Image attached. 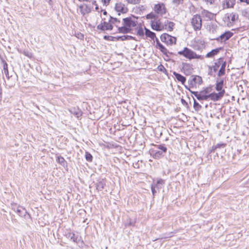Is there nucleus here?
Segmentation results:
<instances>
[{
  "instance_id": "obj_1",
  "label": "nucleus",
  "mask_w": 249,
  "mask_h": 249,
  "mask_svg": "<svg viewBox=\"0 0 249 249\" xmlns=\"http://www.w3.org/2000/svg\"><path fill=\"white\" fill-rule=\"evenodd\" d=\"M137 18L135 17H128L123 19L122 27L119 28V33L126 34L133 33L138 26Z\"/></svg>"
},
{
  "instance_id": "obj_2",
  "label": "nucleus",
  "mask_w": 249,
  "mask_h": 249,
  "mask_svg": "<svg viewBox=\"0 0 249 249\" xmlns=\"http://www.w3.org/2000/svg\"><path fill=\"white\" fill-rule=\"evenodd\" d=\"M178 53L189 60L204 59L203 56L196 54V52L187 47H184L183 50L178 52Z\"/></svg>"
},
{
  "instance_id": "obj_3",
  "label": "nucleus",
  "mask_w": 249,
  "mask_h": 249,
  "mask_svg": "<svg viewBox=\"0 0 249 249\" xmlns=\"http://www.w3.org/2000/svg\"><path fill=\"white\" fill-rule=\"evenodd\" d=\"M161 40L168 45H172L176 43L177 39L167 34H163L160 36Z\"/></svg>"
},
{
  "instance_id": "obj_4",
  "label": "nucleus",
  "mask_w": 249,
  "mask_h": 249,
  "mask_svg": "<svg viewBox=\"0 0 249 249\" xmlns=\"http://www.w3.org/2000/svg\"><path fill=\"white\" fill-rule=\"evenodd\" d=\"M190 87L192 88H196L202 83V78L198 75H194L191 76L189 80Z\"/></svg>"
},
{
  "instance_id": "obj_5",
  "label": "nucleus",
  "mask_w": 249,
  "mask_h": 249,
  "mask_svg": "<svg viewBox=\"0 0 249 249\" xmlns=\"http://www.w3.org/2000/svg\"><path fill=\"white\" fill-rule=\"evenodd\" d=\"M191 24L194 30H200L202 26V20L200 16L197 15H194L192 19Z\"/></svg>"
},
{
  "instance_id": "obj_6",
  "label": "nucleus",
  "mask_w": 249,
  "mask_h": 249,
  "mask_svg": "<svg viewBox=\"0 0 249 249\" xmlns=\"http://www.w3.org/2000/svg\"><path fill=\"white\" fill-rule=\"evenodd\" d=\"M151 26L152 29L157 31H161L163 30L164 22L161 21L158 18L157 19L152 20L151 21Z\"/></svg>"
},
{
  "instance_id": "obj_7",
  "label": "nucleus",
  "mask_w": 249,
  "mask_h": 249,
  "mask_svg": "<svg viewBox=\"0 0 249 249\" xmlns=\"http://www.w3.org/2000/svg\"><path fill=\"white\" fill-rule=\"evenodd\" d=\"M91 11L90 6L86 4H81L78 6L77 9V13L83 16L89 13Z\"/></svg>"
},
{
  "instance_id": "obj_8",
  "label": "nucleus",
  "mask_w": 249,
  "mask_h": 249,
  "mask_svg": "<svg viewBox=\"0 0 249 249\" xmlns=\"http://www.w3.org/2000/svg\"><path fill=\"white\" fill-rule=\"evenodd\" d=\"M207 29L209 31V33L213 35V39H218L217 37L218 36L217 32L218 31V28L216 24L210 23L207 26Z\"/></svg>"
},
{
  "instance_id": "obj_9",
  "label": "nucleus",
  "mask_w": 249,
  "mask_h": 249,
  "mask_svg": "<svg viewBox=\"0 0 249 249\" xmlns=\"http://www.w3.org/2000/svg\"><path fill=\"white\" fill-rule=\"evenodd\" d=\"M155 12L160 15H162L166 13V8L163 3H158L154 7Z\"/></svg>"
},
{
  "instance_id": "obj_10",
  "label": "nucleus",
  "mask_w": 249,
  "mask_h": 249,
  "mask_svg": "<svg viewBox=\"0 0 249 249\" xmlns=\"http://www.w3.org/2000/svg\"><path fill=\"white\" fill-rule=\"evenodd\" d=\"M115 9L116 11L118 12V14L120 15V13H126L128 9L127 7L122 2H117L115 6Z\"/></svg>"
},
{
  "instance_id": "obj_11",
  "label": "nucleus",
  "mask_w": 249,
  "mask_h": 249,
  "mask_svg": "<svg viewBox=\"0 0 249 249\" xmlns=\"http://www.w3.org/2000/svg\"><path fill=\"white\" fill-rule=\"evenodd\" d=\"M224 90L219 92L218 93H213L208 94V99L210 98L213 101H217L221 99L224 95Z\"/></svg>"
},
{
  "instance_id": "obj_12",
  "label": "nucleus",
  "mask_w": 249,
  "mask_h": 249,
  "mask_svg": "<svg viewBox=\"0 0 249 249\" xmlns=\"http://www.w3.org/2000/svg\"><path fill=\"white\" fill-rule=\"evenodd\" d=\"M219 63L221 64L220 69L218 72V76H221L225 74V68L226 66V62L224 61V58H219Z\"/></svg>"
},
{
  "instance_id": "obj_13",
  "label": "nucleus",
  "mask_w": 249,
  "mask_h": 249,
  "mask_svg": "<svg viewBox=\"0 0 249 249\" xmlns=\"http://www.w3.org/2000/svg\"><path fill=\"white\" fill-rule=\"evenodd\" d=\"M97 28L103 31L111 30L113 29V25H111L110 21L109 22H104L99 24L97 26Z\"/></svg>"
},
{
  "instance_id": "obj_14",
  "label": "nucleus",
  "mask_w": 249,
  "mask_h": 249,
  "mask_svg": "<svg viewBox=\"0 0 249 249\" xmlns=\"http://www.w3.org/2000/svg\"><path fill=\"white\" fill-rule=\"evenodd\" d=\"M174 25L175 24L174 22L170 21L168 20H165L164 21L163 30L171 31Z\"/></svg>"
},
{
  "instance_id": "obj_15",
  "label": "nucleus",
  "mask_w": 249,
  "mask_h": 249,
  "mask_svg": "<svg viewBox=\"0 0 249 249\" xmlns=\"http://www.w3.org/2000/svg\"><path fill=\"white\" fill-rule=\"evenodd\" d=\"M208 89H205L199 92L198 100H207L208 99Z\"/></svg>"
},
{
  "instance_id": "obj_16",
  "label": "nucleus",
  "mask_w": 249,
  "mask_h": 249,
  "mask_svg": "<svg viewBox=\"0 0 249 249\" xmlns=\"http://www.w3.org/2000/svg\"><path fill=\"white\" fill-rule=\"evenodd\" d=\"M235 0H223V7L224 8H229L233 7L235 4Z\"/></svg>"
},
{
  "instance_id": "obj_17",
  "label": "nucleus",
  "mask_w": 249,
  "mask_h": 249,
  "mask_svg": "<svg viewBox=\"0 0 249 249\" xmlns=\"http://www.w3.org/2000/svg\"><path fill=\"white\" fill-rule=\"evenodd\" d=\"M133 34H136L140 36H143L144 35L143 27L139 23L138 24V26L134 30Z\"/></svg>"
},
{
  "instance_id": "obj_18",
  "label": "nucleus",
  "mask_w": 249,
  "mask_h": 249,
  "mask_svg": "<svg viewBox=\"0 0 249 249\" xmlns=\"http://www.w3.org/2000/svg\"><path fill=\"white\" fill-rule=\"evenodd\" d=\"M110 22L113 26H115L117 28L118 31L119 32V28L122 27V24L120 20H118L116 18H111Z\"/></svg>"
},
{
  "instance_id": "obj_19",
  "label": "nucleus",
  "mask_w": 249,
  "mask_h": 249,
  "mask_svg": "<svg viewBox=\"0 0 249 249\" xmlns=\"http://www.w3.org/2000/svg\"><path fill=\"white\" fill-rule=\"evenodd\" d=\"M201 14L203 17L207 18L208 20L212 19L214 17V14L206 10H203Z\"/></svg>"
},
{
  "instance_id": "obj_20",
  "label": "nucleus",
  "mask_w": 249,
  "mask_h": 249,
  "mask_svg": "<svg viewBox=\"0 0 249 249\" xmlns=\"http://www.w3.org/2000/svg\"><path fill=\"white\" fill-rule=\"evenodd\" d=\"M233 35V33L228 31L226 32L225 33L221 34L220 35H218V37H219L221 40H223L226 41L229 39Z\"/></svg>"
},
{
  "instance_id": "obj_21",
  "label": "nucleus",
  "mask_w": 249,
  "mask_h": 249,
  "mask_svg": "<svg viewBox=\"0 0 249 249\" xmlns=\"http://www.w3.org/2000/svg\"><path fill=\"white\" fill-rule=\"evenodd\" d=\"M12 209L20 216L22 215L24 213V211H25V209L21 206L14 205H13Z\"/></svg>"
},
{
  "instance_id": "obj_22",
  "label": "nucleus",
  "mask_w": 249,
  "mask_h": 249,
  "mask_svg": "<svg viewBox=\"0 0 249 249\" xmlns=\"http://www.w3.org/2000/svg\"><path fill=\"white\" fill-rule=\"evenodd\" d=\"M221 50V48H216L212 50L207 53L206 57L207 58L213 57L216 55Z\"/></svg>"
},
{
  "instance_id": "obj_23",
  "label": "nucleus",
  "mask_w": 249,
  "mask_h": 249,
  "mask_svg": "<svg viewBox=\"0 0 249 249\" xmlns=\"http://www.w3.org/2000/svg\"><path fill=\"white\" fill-rule=\"evenodd\" d=\"M69 237L71 238V239L72 240V241L74 243L78 244L80 242H81V244L83 243V242L81 241L80 237L78 235H75L74 233H70Z\"/></svg>"
},
{
  "instance_id": "obj_24",
  "label": "nucleus",
  "mask_w": 249,
  "mask_h": 249,
  "mask_svg": "<svg viewBox=\"0 0 249 249\" xmlns=\"http://www.w3.org/2000/svg\"><path fill=\"white\" fill-rule=\"evenodd\" d=\"M156 47L164 54L167 53V49L160 43L158 38H156Z\"/></svg>"
},
{
  "instance_id": "obj_25",
  "label": "nucleus",
  "mask_w": 249,
  "mask_h": 249,
  "mask_svg": "<svg viewBox=\"0 0 249 249\" xmlns=\"http://www.w3.org/2000/svg\"><path fill=\"white\" fill-rule=\"evenodd\" d=\"M221 64L219 63V59H217V61L214 63L213 66L209 67L210 72L213 73V72H215L218 70L219 67H220Z\"/></svg>"
},
{
  "instance_id": "obj_26",
  "label": "nucleus",
  "mask_w": 249,
  "mask_h": 249,
  "mask_svg": "<svg viewBox=\"0 0 249 249\" xmlns=\"http://www.w3.org/2000/svg\"><path fill=\"white\" fill-rule=\"evenodd\" d=\"M173 74L176 77V79L178 81L182 83V84L184 85L186 81V78L184 76H182V75L176 72H174Z\"/></svg>"
},
{
  "instance_id": "obj_27",
  "label": "nucleus",
  "mask_w": 249,
  "mask_h": 249,
  "mask_svg": "<svg viewBox=\"0 0 249 249\" xmlns=\"http://www.w3.org/2000/svg\"><path fill=\"white\" fill-rule=\"evenodd\" d=\"M70 111L71 114H73L77 118H79L82 115V113L80 110L78 108H72L70 109Z\"/></svg>"
},
{
  "instance_id": "obj_28",
  "label": "nucleus",
  "mask_w": 249,
  "mask_h": 249,
  "mask_svg": "<svg viewBox=\"0 0 249 249\" xmlns=\"http://www.w3.org/2000/svg\"><path fill=\"white\" fill-rule=\"evenodd\" d=\"M163 153V152L159 150H152L151 151V154L153 155V157L156 159L159 158Z\"/></svg>"
},
{
  "instance_id": "obj_29",
  "label": "nucleus",
  "mask_w": 249,
  "mask_h": 249,
  "mask_svg": "<svg viewBox=\"0 0 249 249\" xmlns=\"http://www.w3.org/2000/svg\"><path fill=\"white\" fill-rule=\"evenodd\" d=\"M144 29L145 30V34L147 37H150L153 39L156 37V35L154 33L150 31V30L146 29V28H144Z\"/></svg>"
},
{
  "instance_id": "obj_30",
  "label": "nucleus",
  "mask_w": 249,
  "mask_h": 249,
  "mask_svg": "<svg viewBox=\"0 0 249 249\" xmlns=\"http://www.w3.org/2000/svg\"><path fill=\"white\" fill-rule=\"evenodd\" d=\"M105 183L104 181H100L96 184V189L99 191H101L104 188Z\"/></svg>"
},
{
  "instance_id": "obj_31",
  "label": "nucleus",
  "mask_w": 249,
  "mask_h": 249,
  "mask_svg": "<svg viewBox=\"0 0 249 249\" xmlns=\"http://www.w3.org/2000/svg\"><path fill=\"white\" fill-rule=\"evenodd\" d=\"M57 161L59 163H60L61 165L63 166H65L67 164L66 160L63 157H58Z\"/></svg>"
},
{
  "instance_id": "obj_32",
  "label": "nucleus",
  "mask_w": 249,
  "mask_h": 249,
  "mask_svg": "<svg viewBox=\"0 0 249 249\" xmlns=\"http://www.w3.org/2000/svg\"><path fill=\"white\" fill-rule=\"evenodd\" d=\"M146 18L148 19H151V20L157 19V16L153 13H150L146 16Z\"/></svg>"
},
{
  "instance_id": "obj_33",
  "label": "nucleus",
  "mask_w": 249,
  "mask_h": 249,
  "mask_svg": "<svg viewBox=\"0 0 249 249\" xmlns=\"http://www.w3.org/2000/svg\"><path fill=\"white\" fill-rule=\"evenodd\" d=\"M222 88H223V81H221V82L218 83L216 84V87H215L217 91H219V92L222 91Z\"/></svg>"
},
{
  "instance_id": "obj_34",
  "label": "nucleus",
  "mask_w": 249,
  "mask_h": 249,
  "mask_svg": "<svg viewBox=\"0 0 249 249\" xmlns=\"http://www.w3.org/2000/svg\"><path fill=\"white\" fill-rule=\"evenodd\" d=\"M238 18L237 15L234 14H231L228 17L229 19H231L232 21H234Z\"/></svg>"
},
{
  "instance_id": "obj_35",
  "label": "nucleus",
  "mask_w": 249,
  "mask_h": 249,
  "mask_svg": "<svg viewBox=\"0 0 249 249\" xmlns=\"http://www.w3.org/2000/svg\"><path fill=\"white\" fill-rule=\"evenodd\" d=\"M158 149L163 152H166L167 151L166 147L164 145H159L157 146Z\"/></svg>"
},
{
  "instance_id": "obj_36",
  "label": "nucleus",
  "mask_w": 249,
  "mask_h": 249,
  "mask_svg": "<svg viewBox=\"0 0 249 249\" xmlns=\"http://www.w3.org/2000/svg\"><path fill=\"white\" fill-rule=\"evenodd\" d=\"M184 0H172V3L173 4L178 6L179 4H182Z\"/></svg>"
},
{
  "instance_id": "obj_37",
  "label": "nucleus",
  "mask_w": 249,
  "mask_h": 249,
  "mask_svg": "<svg viewBox=\"0 0 249 249\" xmlns=\"http://www.w3.org/2000/svg\"><path fill=\"white\" fill-rule=\"evenodd\" d=\"M186 89H188L197 99L198 97L199 92L197 91H192L187 86H185Z\"/></svg>"
},
{
  "instance_id": "obj_38",
  "label": "nucleus",
  "mask_w": 249,
  "mask_h": 249,
  "mask_svg": "<svg viewBox=\"0 0 249 249\" xmlns=\"http://www.w3.org/2000/svg\"><path fill=\"white\" fill-rule=\"evenodd\" d=\"M86 159L87 160L89 161H91L92 160V156L89 153H86Z\"/></svg>"
},
{
  "instance_id": "obj_39",
  "label": "nucleus",
  "mask_w": 249,
  "mask_h": 249,
  "mask_svg": "<svg viewBox=\"0 0 249 249\" xmlns=\"http://www.w3.org/2000/svg\"><path fill=\"white\" fill-rule=\"evenodd\" d=\"M141 0H127V1L131 4H136L139 3Z\"/></svg>"
},
{
  "instance_id": "obj_40",
  "label": "nucleus",
  "mask_w": 249,
  "mask_h": 249,
  "mask_svg": "<svg viewBox=\"0 0 249 249\" xmlns=\"http://www.w3.org/2000/svg\"><path fill=\"white\" fill-rule=\"evenodd\" d=\"M3 69H4V73L6 75H8V69H7V64H5L3 66Z\"/></svg>"
},
{
  "instance_id": "obj_41",
  "label": "nucleus",
  "mask_w": 249,
  "mask_h": 249,
  "mask_svg": "<svg viewBox=\"0 0 249 249\" xmlns=\"http://www.w3.org/2000/svg\"><path fill=\"white\" fill-rule=\"evenodd\" d=\"M205 2L210 4H213L214 3L216 0H203Z\"/></svg>"
},
{
  "instance_id": "obj_42",
  "label": "nucleus",
  "mask_w": 249,
  "mask_h": 249,
  "mask_svg": "<svg viewBox=\"0 0 249 249\" xmlns=\"http://www.w3.org/2000/svg\"><path fill=\"white\" fill-rule=\"evenodd\" d=\"M194 100V107H198L199 108L201 107V106L199 105V104L198 103H197L195 99Z\"/></svg>"
},
{
  "instance_id": "obj_43",
  "label": "nucleus",
  "mask_w": 249,
  "mask_h": 249,
  "mask_svg": "<svg viewBox=\"0 0 249 249\" xmlns=\"http://www.w3.org/2000/svg\"><path fill=\"white\" fill-rule=\"evenodd\" d=\"M110 0H102V2L105 5H108L109 4V3Z\"/></svg>"
},
{
  "instance_id": "obj_44",
  "label": "nucleus",
  "mask_w": 249,
  "mask_h": 249,
  "mask_svg": "<svg viewBox=\"0 0 249 249\" xmlns=\"http://www.w3.org/2000/svg\"><path fill=\"white\" fill-rule=\"evenodd\" d=\"M23 53L25 55H26L29 57H31L32 56V54L31 53H28L26 52H24Z\"/></svg>"
},
{
  "instance_id": "obj_45",
  "label": "nucleus",
  "mask_w": 249,
  "mask_h": 249,
  "mask_svg": "<svg viewBox=\"0 0 249 249\" xmlns=\"http://www.w3.org/2000/svg\"><path fill=\"white\" fill-rule=\"evenodd\" d=\"M164 180H163L162 179H160L157 181V184H164Z\"/></svg>"
},
{
  "instance_id": "obj_46",
  "label": "nucleus",
  "mask_w": 249,
  "mask_h": 249,
  "mask_svg": "<svg viewBox=\"0 0 249 249\" xmlns=\"http://www.w3.org/2000/svg\"><path fill=\"white\" fill-rule=\"evenodd\" d=\"M92 4H93V5H95V8L96 10H98V7L97 6V4H96V1H93L92 2Z\"/></svg>"
},
{
  "instance_id": "obj_47",
  "label": "nucleus",
  "mask_w": 249,
  "mask_h": 249,
  "mask_svg": "<svg viewBox=\"0 0 249 249\" xmlns=\"http://www.w3.org/2000/svg\"><path fill=\"white\" fill-rule=\"evenodd\" d=\"M240 1L246 2L247 4H249V0H240Z\"/></svg>"
},
{
  "instance_id": "obj_48",
  "label": "nucleus",
  "mask_w": 249,
  "mask_h": 249,
  "mask_svg": "<svg viewBox=\"0 0 249 249\" xmlns=\"http://www.w3.org/2000/svg\"><path fill=\"white\" fill-rule=\"evenodd\" d=\"M243 13V15L245 16H246V17H248V16H247L248 15V12L246 11H243L242 12Z\"/></svg>"
},
{
  "instance_id": "obj_49",
  "label": "nucleus",
  "mask_w": 249,
  "mask_h": 249,
  "mask_svg": "<svg viewBox=\"0 0 249 249\" xmlns=\"http://www.w3.org/2000/svg\"><path fill=\"white\" fill-rule=\"evenodd\" d=\"M151 190H152V192L153 195H154L155 193V190L153 186L151 187Z\"/></svg>"
},
{
  "instance_id": "obj_50",
  "label": "nucleus",
  "mask_w": 249,
  "mask_h": 249,
  "mask_svg": "<svg viewBox=\"0 0 249 249\" xmlns=\"http://www.w3.org/2000/svg\"><path fill=\"white\" fill-rule=\"evenodd\" d=\"M1 94H2V89L0 87V101H1Z\"/></svg>"
},
{
  "instance_id": "obj_51",
  "label": "nucleus",
  "mask_w": 249,
  "mask_h": 249,
  "mask_svg": "<svg viewBox=\"0 0 249 249\" xmlns=\"http://www.w3.org/2000/svg\"><path fill=\"white\" fill-rule=\"evenodd\" d=\"M88 0H79V1H88Z\"/></svg>"
},
{
  "instance_id": "obj_52",
  "label": "nucleus",
  "mask_w": 249,
  "mask_h": 249,
  "mask_svg": "<svg viewBox=\"0 0 249 249\" xmlns=\"http://www.w3.org/2000/svg\"><path fill=\"white\" fill-rule=\"evenodd\" d=\"M106 13H107V12H106V11H105V12H104V14H106Z\"/></svg>"
},
{
  "instance_id": "obj_53",
  "label": "nucleus",
  "mask_w": 249,
  "mask_h": 249,
  "mask_svg": "<svg viewBox=\"0 0 249 249\" xmlns=\"http://www.w3.org/2000/svg\"><path fill=\"white\" fill-rule=\"evenodd\" d=\"M248 18H249V15H248Z\"/></svg>"
}]
</instances>
